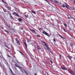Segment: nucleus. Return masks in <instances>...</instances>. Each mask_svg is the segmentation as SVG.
I'll return each mask as SVG.
<instances>
[{
	"label": "nucleus",
	"mask_w": 75,
	"mask_h": 75,
	"mask_svg": "<svg viewBox=\"0 0 75 75\" xmlns=\"http://www.w3.org/2000/svg\"><path fill=\"white\" fill-rule=\"evenodd\" d=\"M25 17H26L27 18H28V15H25Z\"/></svg>",
	"instance_id": "dca6fc26"
},
{
	"label": "nucleus",
	"mask_w": 75,
	"mask_h": 75,
	"mask_svg": "<svg viewBox=\"0 0 75 75\" xmlns=\"http://www.w3.org/2000/svg\"><path fill=\"white\" fill-rule=\"evenodd\" d=\"M73 18V19H74V21H75V19L74 18Z\"/></svg>",
	"instance_id": "a18cd8bd"
},
{
	"label": "nucleus",
	"mask_w": 75,
	"mask_h": 75,
	"mask_svg": "<svg viewBox=\"0 0 75 75\" xmlns=\"http://www.w3.org/2000/svg\"><path fill=\"white\" fill-rule=\"evenodd\" d=\"M16 62H18V64H20V65H21V63L19 62L17 60H16Z\"/></svg>",
	"instance_id": "f8f14e48"
},
{
	"label": "nucleus",
	"mask_w": 75,
	"mask_h": 75,
	"mask_svg": "<svg viewBox=\"0 0 75 75\" xmlns=\"http://www.w3.org/2000/svg\"><path fill=\"white\" fill-rule=\"evenodd\" d=\"M68 18H69V19H71V18H73L71 17L70 15H68Z\"/></svg>",
	"instance_id": "423d86ee"
},
{
	"label": "nucleus",
	"mask_w": 75,
	"mask_h": 75,
	"mask_svg": "<svg viewBox=\"0 0 75 75\" xmlns=\"http://www.w3.org/2000/svg\"><path fill=\"white\" fill-rule=\"evenodd\" d=\"M64 25L65 27H67V24L66 23H64Z\"/></svg>",
	"instance_id": "393cba45"
},
{
	"label": "nucleus",
	"mask_w": 75,
	"mask_h": 75,
	"mask_svg": "<svg viewBox=\"0 0 75 75\" xmlns=\"http://www.w3.org/2000/svg\"><path fill=\"white\" fill-rule=\"evenodd\" d=\"M13 15L15 14V15L17 16V17H19V15H18V14H17V13L16 12H14L13 13Z\"/></svg>",
	"instance_id": "39448f33"
},
{
	"label": "nucleus",
	"mask_w": 75,
	"mask_h": 75,
	"mask_svg": "<svg viewBox=\"0 0 75 75\" xmlns=\"http://www.w3.org/2000/svg\"><path fill=\"white\" fill-rule=\"evenodd\" d=\"M8 57H10V56L9 55H8Z\"/></svg>",
	"instance_id": "de8ad7c7"
},
{
	"label": "nucleus",
	"mask_w": 75,
	"mask_h": 75,
	"mask_svg": "<svg viewBox=\"0 0 75 75\" xmlns=\"http://www.w3.org/2000/svg\"><path fill=\"white\" fill-rule=\"evenodd\" d=\"M37 37H40V36L39 35H37Z\"/></svg>",
	"instance_id": "c9c22d12"
},
{
	"label": "nucleus",
	"mask_w": 75,
	"mask_h": 75,
	"mask_svg": "<svg viewBox=\"0 0 75 75\" xmlns=\"http://www.w3.org/2000/svg\"><path fill=\"white\" fill-rule=\"evenodd\" d=\"M35 75H37V74H35Z\"/></svg>",
	"instance_id": "8fccbe9b"
},
{
	"label": "nucleus",
	"mask_w": 75,
	"mask_h": 75,
	"mask_svg": "<svg viewBox=\"0 0 75 75\" xmlns=\"http://www.w3.org/2000/svg\"><path fill=\"white\" fill-rule=\"evenodd\" d=\"M0 59H2V57H1V56L0 55Z\"/></svg>",
	"instance_id": "f704fd0d"
},
{
	"label": "nucleus",
	"mask_w": 75,
	"mask_h": 75,
	"mask_svg": "<svg viewBox=\"0 0 75 75\" xmlns=\"http://www.w3.org/2000/svg\"><path fill=\"white\" fill-rule=\"evenodd\" d=\"M15 65H16V67H18V66H17V65L16 64H15Z\"/></svg>",
	"instance_id": "7c9ffc66"
},
{
	"label": "nucleus",
	"mask_w": 75,
	"mask_h": 75,
	"mask_svg": "<svg viewBox=\"0 0 75 75\" xmlns=\"http://www.w3.org/2000/svg\"><path fill=\"white\" fill-rule=\"evenodd\" d=\"M74 59H75V57L74 58Z\"/></svg>",
	"instance_id": "4d7b16f0"
},
{
	"label": "nucleus",
	"mask_w": 75,
	"mask_h": 75,
	"mask_svg": "<svg viewBox=\"0 0 75 75\" xmlns=\"http://www.w3.org/2000/svg\"><path fill=\"white\" fill-rule=\"evenodd\" d=\"M5 7H6V8H10L9 7H8V6L7 5H5Z\"/></svg>",
	"instance_id": "2eb2a0df"
},
{
	"label": "nucleus",
	"mask_w": 75,
	"mask_h": 75,
	"mask_svg": "<svg viewBox=\"0 0 75 75\" xmlns=\"http://www.w3.org/2000/svg\"><path fill=\"white\" fill-rule=\"evenodd\" d=\"M60 4H61V3H60Z\"/></svg>",
	"instance_id": "bf43d9fd"
},
{
	"label": "nucleus",
	"mask_w": 75,
	"mask_h": 75,
	"mask_svg": "<svg viewBox=\"0 0 75 75\" xmlns=\"http://www.w3.org/2000/svg\"><path fill=\"white\" fill-rule=\"evenodd\" d=\"M21 71L22 72H23V70H22V69H21Z\"/></svg>",
	"instance_id": "c03bdc74"
},
{
	"label": "nucleus",
	"mask_w": 75,
	"mask_h": 75,
	"mask_svg": "<svg viewBox=\"0 0 75 75\" xmlns=\"http://www.w3.org/2000/svg\"><path fill=\"white\" fill-rule=\"evenodd\" d=\"M45 1H47V2H48V1H47V0H45Z\"/></svg>",
	"instance_id": "09e8293b"
},
{
	"label": "nucleus",
	"mask_w": 75,
	"mask_h": 75,
	"mask_svg": "<svg viewBox=\"0 0 75 75\" xmlns=\"http://www.w3.org/2000/svg\"><path fill=\"white\" fill-rule=\"evenodd\" d=\"M37 48L38 50H40V47L38 46H37Z\"/></svg>",
	"instance_id": "412c9836"
},
{
	"label": "nucleus",
	"mask_w": 75,
	"mask_h": 75,
	"mask_svg": "<svg viewBox=\"0 0 75 75\" xmlns=\"http://www.w3.org/2000/svg\"><path fill=\"white\" fill-rule=\"evenodd\" d=\"M62 68H63V67H61V68H62Z\"/></svg>",
	"instance_id": "603ef678"
},
{
	"label": "nucleus",
	"mask_w": 75,
	"mask_h": 75,
	"mask_svg": "<svg viewBox=\"0 0 75 75\" xmlns=\"http://www.w3.org/2000/svg\"><path fill=\"white\" fill-rule=\"evenodd\" d=\"M1 74H0V75Z\"/></svg>",
	"instance_id": "680f3d73"
},
{
	"label": "nucleus",
	"mask_w": 75,
	"mask_h": 75,
	"mask_svg": "<svg viewBox=\"0 0 75 75\" xmlns=\"http://www.w3.org/2000/svg\"><path fill=\"white\" fill-rule=\"evenodd\" d=\"M68 71H69V73L73 75H75V71H74L70 69H68Z\"/></svg>",
	"instance_id": "f03ea898"
},
{
	"label": "nucleus",
	"mask_w": 75,
	"mask_h": 75,
	"mask_svg": "<svg viewBox=\"0 0 75 75\" xmlns=\"http://www.w3.org/2000/svg\"><path fill=\"white\" fill-rule=\"evenodd\" d=\"M6 64H7V62H6Z\"/></svg>",
	"instance_id": "e2e57ef3"
},
{
	"label": "nucleus",
	"mask_w": 75,
	"mask_h": 75,
	"mask_svg": "<svg viewBox=\"0 0 75 75\" xmlns=\"http://www.w3.org/2000/svg\"><path fill=\"white\" fill-rule=\"evenodd\" d=\"M39 11H41L40 10H39Z\"/></svg>",
	"instance_id": "5fc2aeb1"
},
{
	"label": "nucleus",
	"mask_w": 75,
	"mask_h": 75,
	"mask_svg": "<svg viewBox=\"0 0 75 75\" xmlns=\"http://www.w3.org/2000/svg\"><path fill=\"white\" fill-rule=\"evenodd\" d=\"M68 58L69 59H71V58H72V57L71 56H69Z\"/></svg>",
	"instance_id": "aec40b11"
},
{
	"label": "nucleus",
	"mask_w": 75,
	"mask_h": 75,
	"mask_svg": "<svg viewBox=\"0 0 75 75\" xmlns=\"http://www.w3.org/2000/svg\"><path fill=\"white\" fill-rule=\"evenodd\" d=\"M23 69L24 71V72H25V71H25V69Z\"/></svg>",
	"instance_id": "a19ab883"
},
{
	"label": "nucleus",
	"mask_w": 75,
	"mask_h": 75,
	"mask_svg": "<svg viewBox=\"0 0 75 75\" xmlns=\"http://www.w3.org/2000/svg\"><path fill=\"white\" fill-rule=\"evenodd\" d=\"M53 40H54V42H55L56 41V40H55V39H53Z\"/></svg>",
	"instance_id": "72a5a7b5"
},
{
	"label": "nucleus",
	"mask_w": 75,
	"mask_h": 75,
	"mask_svg": "<svg viewBox=\"0 0 75 75\" xmlns=\"http://www.w3.org/2000/svg\"><path fill=\"white\" fill-rule=\"evenodd\" d=\"M70 45H72V43L71 42V43H70Z\"/></svg>",
	"instance_id": "c756f323"
},
{
	"label": "nucleus",
	"mask_w": 75,
	"mask_h": 75,
	"mask_svg": "<svg viewBox=\"0 0 75 75\" xmlns=\"http://www.w3.org/2000/svg\"><path fill=\"white\" fill-rule=\"evenodd\" d=\"M10 15L11 16V18H13V17H12V16H11V14H10Z\"/></svg>",
	"instance_id": "bb28decb"
},
{
	"label": "nucleus",
	"mask_w": 75,
	"mask_h": 75,
	"mask_svg": "<svg viewBox=\"0 0 75 75\" xmlns=\"http://www.w3.org/2000/svg\"><path fill=\"white\" fill-rule=\"evenodd\" d=\"M63 30H65V29H63Z\"/></svg>",
	"instance_id": "6e6d98bb"
},
{
	"label": "nucleus",
	"mask_w": 75,
	"mask_h": 75,
	"mask_svg": "<svg viewBox=\"0 0 75 75\" xmlns=\"http://www.w3.org/2000/svg\"><path fill=\"white\" fill-rule=\"evenodd\" d=\"M44 43L45 44V47H46L47 48V50H49L50 49V48L49 47H48V46L47 44L45 43L44 42Z\"/></svg>",
	"instance_id": "20e7f679"
},
{
	"label": "nucleus",
	"mask_w": 75,
	"mask_h": 75,
	"mask_svg": "<svg viewBox=\"0 0 75 75\" xmlns=\"http://www.w3.org/2000/svg\"><path fill=\"white\" fill-rule=\"evenodd\" d=\"M0 66L1 68H2V64H1V63L0 62Z\"/></svg>",
	"instance_id": "5701e85b"
},
{
	"label": "nucleus",
	"mask_w": 75,
	"mask_h": 75,
	"mask_svg": "<svg viewBox=\"0 0 75 75\" xmlns=\"http://www.w3.org/2000/svg\"><path fill=\"white\" fill-rule=\"evenodd\" d=\"M64 31H65V32H67V31L65 30H64Z\"/></svg>",
	"instance_id": "37998d69"
},
{
	"label": "nucleus",
	"mask_w": 75,
	"mask_h": 75,
	"mask_svg": "<svg viewBox=\"0 0 75 75\" xmlns=\"http://www.w3.org/2000/svg\"><path fill=\"white\" fill-rule=\"evenodd\" d=\"M25 73L27 75H28V73H27V71H25Z\"/></svg>",
	"instance_id": "cd10ccee"
},
{
	"label": "nucleus",
	"mask_w": 75,
	"mask_h": 75,
	"mask_svg": "<svg viewBox=\"0 0 75 75\" xmlns=\"http://www.w3.org/2000/svg\"><path fill=\"white\" fill-rule=\"evenodd\" d=\"M27 41H28V42H30L31 41L30 40H29V39Z\"/></svg>",
	"instance_id": "6ab92c4d"
},
{
	"label": "nucleus",
	"mask_w": 75,
	"mask_h": 75,
	"mask_svg": "<svg viewBox=\"0 0 75 75\" xmlns=\"http://www.w3.org/2000/svg\"><path fill=\"white\" fill-rule=\"evenodd\" d=\"M18 20H19V21H22V19L21 18H19L18 19Z\"/></svg>",
	"instance_id": "1a4fd4ad"
},
{
	"label": "nucleus",
	"mask_w": 75,
	"mask_h": 75,
	"mask_svg": "<svg viewBox=\"0 0 75 75\" xmlns=\"http://www.w3.org/2000/svg\"><path fill=\"white\" fill-rule=\"evenodd\" d=\"M2 1H3V2H4V1L3 0H1Z\"/></svg>",
	"instance_id": "3c124183"
},
{
	"label": "nucleus",
	"mask_w": 75,
	"mask_h": 75,
	"mask_svg": "<svg viewBox=\"0 0 75 75\" xmlns=\"http://www.w3.org/2000/svg\"><path fill=\"white\" fill-rule=\"evenodd\" d=\"M15 40H16V41H18V39H17V38H16L15 39Z\"/></svg>",
	"instance_id": "2f4dec72"
},
{
	"label": "nucleus",
	"mask_w": 75,
	"mask_h": 75,
	"mask_svg": "<svg viewBox=\"0 0 75 75\" xmlns=\"http://www.w3.org/2000/svg\"><path fill=\"white\" fill-rule=\"evenodd\" d=\"M62 69H63V70H68V69H67V68L66 67H63V68H62Z\"/></svg>",
	"instance_id": "0eeeda50"
},
{
	"label": "nucleus",
	"mask_w": 75,
	"mask_h": 75,
	"mask_svg": "<svg viewBox=\"0 0 75 75\" xmlns=\"http://www.w3.org/2000/svg\"><path fill=\"white\" fill-rule=\"evenodd\" d=\"M64 3L65 4H62V7H66L67 8H69V5L66 3Z\"/></svg>",
	"instance_id": "f257e3e1"
},
{
	"label": "nucleus",
	"mask_w": 75,
	"mask_h": 75,
	"mask_svg": "<svg viewBox=\"0 0 75 75\" xmlns=\"http://www.w3.org/2000/svg\"><path fill=\"white\" fill-rule=\"evenodd\" d=\"M19 45H20V44H19Z\"/></svg>",
	"instance_id": "052dcab7"
},
{
	"label": "nucleus",
	"mask_w": 75,
	"mask_h": 75,
	"mask_svg": "<svg viewBox=\"0 0 75 75\" xmlns=\"http://www.w3.org/2000/svg\"><path fill=\"white\" fill-rule=\"evenodd\" d=\"M10 71L12 73H13V71H12V70H11V69H10Z\"/></svg>",
	"instance_id": "f3484780"
},
{
	"label": "nucleus",
	"mask_w": 75,
	"mask_h": 75,
	"mask_svg": "<svg viewBox=\"0 0 75 75\" xmlns=\"http://www.w3.org/2000/svg\"><path fill=\"white\" fill-rule=\"evenodd\" d=\"M18 68H20V69H21V68L20 67H19L18 66Z\"/></svg>",
	"instance_id": "ea45409f"
},
{
	"label": "nucleus",
	"mask_w": 75,
	"mask_h": 75,
	"mask_svg": "<svg viewBox=\"0 0 75 75\" xmlns=\"http://www.w3.org/2000/svg\"><path fill=\"white\" fill-rule=\"evenodd\" d=\"M21 54L22 55H23V56H24V54H23V53H22H22H21Z\"/></svg>",
	"instance_id": "4c0bfd02"
},
{
	"label": "nucleus",
	"mask_w": 75,
	"mask_h": 75,
	"mask_svg": "<svg viewBox=\"0 0 75 75\" xmlns=\"http://www.w3.org/2000/svg\"><path fill=\"white\" fill-rule=\"evenodd\" d=\"M58 35L60 36V37H61V38H63L61 35H59V34H58Z\"/></svg>",
	"instance_id": "a211bd4d"
},
{
	"label": "nucleus",
	"mask_w": 75,
	"mask_h": 75,
	"mask_svg": "<svg viewBox=\"0 0 75 75\" xmlns=\"http://www.w3.org/2000/svg\"><path fill=\"white\" fill-rule=\"evenodd\" d=\"M53 2H54V3H58V1H53Z\"/></svg>",
	"instance_id": "9b49d317"
},
{
	"label": "nucleus",
	"mask_w": 75,
	"mask_h": 75,
	"mask_svg": "<svg viewBox=\"0 0 75 75\" xmlns=\"http://www.w3.org/2000/svg\"><path fill=\"white\" fill-rule=\"evenodd\" d=\"M43 33L44 34H45V35H47V36H48V37H50V35H49L47 33L45 32V31H43Z\"/></svg>",
	"instance_id": "7ed1b4c3"
},
{
	"label": "nucleus",
	"mask_w": 75,
	"mask_h": 75,
	"mask_svg": "<svg viewBox=\"0 0 75 75\" xmlns=\"http://www.w3.org/2000/svg\"><path fill=\"white\" fill-rule=\"evenodd\" d=\"M50 62H51V64L52 63V62L51 60H50Z\"/></svg>",
	"instance_id": "e433bc0d"
},
{
	"label": "nucleus",
	"mask_w": 75,
	"mask_h": 75,
	"mask_svg": "<svg viewBox=\"0 0 75 75\" xmlns=\"http://www.w3.org/2000/svg\"><path fill=\"white\" fill-rule=\"evenodd\" d=\"M50 53H51V54H52V51H50Z\"/></svg>",
	"instance_id": "58836bf2"
},
{
	"label": "nucleus",
	"mask_w": 75,
	"mask_h": 75,
	"mask_svg": "<svg viewBox=\"0 0 75 75\" xmlns=\"http://www.w3.org/2000/svg\"><path fill=\"white\" fill-rule=\"evenodd\" d=\"M33 33H35V31L33 29L32 30H31Z\"/></svg>",
	"instance_id": "9d476101"
},
{
	"label": "nucleus",
	"mask_w": 75,
	"mask_h": 75,
	"mask_svg": "<svg viewBox=\"0 0 75 75\" xmlns=\"http://www.w3.org/2000/svg\"><path fill=\"white\" fill-rule=\"evenodd\" d=\"M4 31H5V32H6V33H9V32H8V31H7V30H4Z\"/></svg>",
	"instance_id": "ddd939ff"
},
{
	"label": "nucleus",
	"mask_w": 75,
	"mask_h": 75,
	"mask_svg": "<svg viewBox=\"0 0 75 75\" xmlns=\"http://www.w3.org/2000/svg\"><path fill=\"white\" fill-rule=\"evenodd\" d=\"M5 47H7V48L8 49H9L8 47L6 45H5Z\"/></svg>",
	"instance_id": "b1692460"
},
{
	"label": "nucleus",
	"mask_w": 75,
	"mask_h": 75,
	"mask_svg": "<svg viewBox=\"0 0 75 75\" xmlns=\"http://www.w3.org/2000/svg\"><path fill=\"white\" fill-rule=\"evenodd\" d=\"M18 51L19 52H20L21 53V54H22V52H21V51H20L18 50Z\"/></svg>",
	"instance_id": "c85d7f7f"
},
{
	"label": "nucleus",
	"mask_w": 75,
	"mask_h": 75,
	"mask_svg": "<svg viewBox=\"0 0 75 75\" xmlns=\"http://www.w3.org/2000/svg\"><path fill=\"white\" fill-rule=\"evenodd\" d=\"M7 25L8 27H10V26L8 25Z\"/></svg>",
	"instance_id": "49530a36"
},
{
	"label": "nucleus",
	"mask_w": 75,
	"mask_h": 75,
	"mask_svg": "<svg viewBox=\"0 0 75 75\" xmlns=\"http://www.w3.org/2000/svg\"><path fill=\"white\" fill-rule=\"evenodd\" d=\"M62 56H61V55H59V57H60V59H61V58H62Z\"/></svg>",
	"instance_id": "a878e982"
},
{
	"label": "nucleus",
	"mask_w": 75,
	"mask_h": 75,
	"mask_svg": "<svg viewBox=\"0 0 75 75\" xmlns=\"http://www.w3.org/2000/svg\"><path fill=\"white\" fill-rule=\"evenodd\" d=\"M17 41V44H19V42H20L18 40L16 41Z\"/></svg>",
	"instance_id": "4be33fe9"
},
{
	"label": "nucleus",
	"mask_w": 75,
	"mask_h": 75,
	"mask_svg": "<svg viewBox=\"0 0 75 75\" xmlns=\"http://www.w3.org/2000/svg\"><path fill=\"white\" fill-rule=\"evenodd\" d=\"M4 12H6V10L4 9Z\"/></svg>",
	"instance_id": "473e14b6"
},
{
	"label": "nucleus",
	"mask_w": 75,
	"mask_h": 75,
	"mask_svg": "<svg viewBox=\"0 0 75 75\" xmlns=\"http://www.w3.org/2000/svg\"><path fill=\"white\" fill-rule=\"evenodd\" d=\"M37 12H39L38 11H37Z\"/></svg>",
	"instance_id": "13d9d810"
},
{
	"label": "nucleus",
	"mask_w": 75,
	"mask_h": 75,
	"mask_svg": "<svg viewBox=\"0 0 75 75\" xmlns=\"http://www.w3.org/2000/svg\"><path fill=\"white\" fill-rule=\"evenodd\" d=\"M4 3H5L6 4H7V3L5 2L4 1Z\"/></svg>",
	"instance_id": "79ce46f5"
},
{
	"label": "nucleus",
	"mask_w": 75,
	"mask_h": 75,
	"mask_svg": "<svg viewBox=\"0 0 75 75\" xmlns=\"http://www.w3.org/2000/svg\"><path fill=\"white\" fill-rule=\"evenodd\" d=\"M31 12H32V13H34V14H36V13L35 11H32Z\"/></svg>",
	"instance_id": "4468645a"
},
{
	"label": "nucleus",
	"mask_w": 75,
	"mask_h": 75,
	"mask_svg": "<svg viewBox=\"0 0 75 75\" xmlns=\"http://www.w3.org/2000/svg\"><path fill=\"white\" fill-rule=\"evenodd\" d=\"M51 1H53L52 0H50Z\"/></svg>",
	"instance_id": "864d4df0"
},
{
	"label": "nucleus",
	"mask_w": 75,
	"mask_h": 75,
	"mask_svg": "<svg viewBox=\"0 0 75 75\" xmlns=\"http://www.w3.org/2000/svg\"><path fill=\"white\" fill-rule=\"evenodd\" d=\"M23 42H24V44L25 45V46L26 47V48H27V45L26 42H25V41Z\"/></svg>",
	"instance_id": "6e6552de"
}]
</instances>
